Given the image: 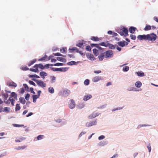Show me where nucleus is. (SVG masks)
<instances>
[{
    "instance_id": "32",
    "label": "nucleus",
    "mask_w": 158,
    "mask_h": 158,
    "mask_svg": "<svg viewBox=\"0 0 158 158\" xmlns=\"http://www.w3.org/2000/svg\"><path fill=\"white\" fill-rule=\"evenodd\" d=\"M108 47L111 49H114L115 48V47L114 45L110 44H108Z\"/></svg>"
},
{
    "instance_id": "24",
    "label": "nucleus",
    "mask_w": 158,
    "mask_h": 158,
    "mask_svg": "<svg viewBox=\"0 0 158 158\" xmlns=\"http://www.w3.org/2000/svg\"><path fill=\"white\" fill-rule=\"evenodd\" d=\"M11 95L12 97H14L15 99H17V95L15 92H12Z\"/></svg>"
},
{
    "instance_id": "64",
    "label": "nucleus",
    "mask_w": 158,
    "mask_h": 158,
    "mask_svg": "<svg viewBox=\"0 0 158 158\" xmlns=\"http://www.w3.org/2000/svg\"><path fill=\"white\" fill-rule=\"evenodd\" d=\"M94 72L95 73H99L101 72V71L100 70H96L94 71Z\"/></svg>"
},
{
    "instance_id": "11",
    "label": "nucleus",
    "mask_w": 158,
    "mask_h": 158,
    "mask_svg": "<svg viewBox=\"0 0 158 158\" xmlns=\"http://www.w3.org/2000/svg\"><path fill=\"white\" fill-rule=\"evenodd\" d=\"M99 114L98 113L94 112L92 114L90 115L89 116V118H95L96 117L98 116Z\"/></svg>"
},
{
    "instance_id": "49",
    "label": "nucleus",
    "mask_w": 158,
    "mask_h": 158,
    "mask_svg": "<svg viewBox=\"0 0 158 158\" xmlns=\"http://www.w3.org/2000/svg\"><path fill=\"white\" fill-rule=\"evenodd\" d=\"M63 64L62 63H57L55 64H54V66H62L63 65Z\"/></svg>"
},
{
    "instance_id": "16",
    "label": "nucleus",
    "mask_w": 158,
    "mask_h": 158,
    "mask_svg": "<svg viewBox=\"0 0 158 158\" xmlns=\"http://www.w3.org/2000/svg\"><path fill=\"white\" fill-rule=\"evenodd\" d=\"M136 29V27H131L129 28V31L131 33H134Z\"/></svg>"
},
{
    "instance_id": "40",
    "label": "nucleus",
    "mask_w": 158,
    "mask_h": 158,
    "mask_svg": "<svg viewBox=\"0 0 158 158\" xmlns=\"http://www.w3.org/2000/svg\"><path fill=\"white\" fill-rule=\"evenodd\" d=\"M30 77H36L37 78H40V77L39 76H38L37 75L35 74H34V75H30Z\"/></svg>"
},
{
    "instance_id": "53",
    "label": "nucleus",
    "mask_w": 158,
    "mask_h": 158,
    "mask_svg": "<svg viewBox=\"0 0 158 158\" xmlns=\"http://www.w3.org/2000/svg\"><path fill=\"white\" fill-rule=\"evenodd\" d=\"M29 83L30 84L34 86H35L36 85L35 83L32 81L30 80L29 81Z\"/></svg>"
},
{
    "instance_id": "27",
    "label": "nucleus",
    "mask_w": 158,
    "mask_h": 158,
    "mask_svg": "<svg viewBox=\"0 0 158 158\" xmlns=\"http://www.w3.org/2000/svg\"><path fill=\"white\" fill-rule=\"evenodd\" d=\"M60 52L62 53H66L67 52V49L66 48H63L60 50Z\"/></svg>"
},
{
    "instance_id": "38",
    "label": "nucleus",
    "mask_w": 158,
    "mask_h": 158,
    "mask_svg": "<svg viewBox=\"0 0 158 158\" xmlns=\"http://www.w3.org/2000/svg\"><path fill=\"white\" fill-rule=\"evenodd\" d=\"M9 100L10 102L12 105L14 106L15 100L13 98L10 99V98H9Z\"/></svg>"
},
{
    "instance_id": "18",
    "label": "nucleus",
    "mask_w": 158,
    "mask_h": 158,
    "mask_svg": "<svg viewBox=\"0 0 158 158\" xmlns=\"http://www.w3.org/2000/svg\"><path fill=\"white\" fill-rule=\"evenodd\" d=\"M77 50H78V49L76 47H73L72 48H69V52L71 53L75 52H77Z\"/></svg>"
},
{
    "instance_id": "22",
    "label": "nucleus",
    "mask_w": 158,
    "mask_h": 158,
    "mask_svg": "<svg viewBox=\"0 0 158 158\" xmlns=\"http://www.w3.org/2000/svg\"><path fill=\"white\" fill-rule=\"evenodd\" d=\"M39 96L37 95H33L32 96V98L33 100V102H36V100L37 98H39Z\"/></svg>"
},
{
    "instance_id": "23",
    "label": "nucleus",
    "mask_w": 158,
    "mask_h": 158,
    "mask_svg": "<svg viewBox=\"0 0 158 158\" xmlns=\"http://www.w3.org/2000/svg\"><path fill=\"white\" fill-rule=\"evenodd\" d=\"M151 27L148 25H146L145 27L144 28V30L145 31H148L151 29Z\"/></svg>"
},
{
    "instance_id": "54",
    "label": "nucleus",
    "mask_w": 158,
    "mask_h": 158,
    "mask_svg": "<svg viewBox=\"0 0 158 158\" xmlns=\"http://www.w3.org/2000/svg\"><path fill=\"white\" fill-rule=\"evenodd\" d=\"M14 126L16 127H23L24 126V125H19V124H14L13 125Z\"/></svg>"
},
{
    "instance_id": "42",
    "label": "nucleus",
    "mask_w": 158,
    "mask_h": 158,
    "mask_svg": "<svg viewBox=\"0 0 158 158\" xmlns=\"http://www.w3.org/2000/svg\"><path fill=\"white\" fill-rule=\"evenodd\" d=\"M3 96L4 97V98L5 100H6L8 97V95L7 93H5L3 94Z\"/></svg>"
},
{
    "instance_id": "3",
    "label": "nucleus",
    "mask_w": 158,
    "mask_h": 158,
    "mask_svg": "<svg viewBox=\"0 0 158 158\" xmlns=\"http://www.w3.org/2000/svg\"><path fill=\"white\" fill-rule=\"evenodd\" d=\"M33 80L35 81L37 83V85H39L41 87L43 88H44L46 86V83H44L43 81L40 80H35L33 79Z\"/></svg>"
},
{
    "instance_id": "46",
    "label": "nucleus",
    "mask_w": 158,
    "mask_h": 158,
    "mask_svg": "<svg viewBox=\"0 0 158 158\" xmlns=\"http://www.w3.org/2000/svg\"><path fill=\"white\" fill-rule=\"evenodd\" d=\"M84 84L88 85L89 84V80L88 79H86L84 82Z\"/></svg>"
},
{
    "instance_id": "5",
    "label": "nucleus",
    "mask_w": 158,
    "mask_h": 158,
    "mask_svg": "<svg viewBox=\"0 0 158 158\" xmlns=\"http://www.w3.org/2000/svg\"><path fill=\"white\" fill-rule=\"evenodd\" d=\"M147 35H139L137 36V38L139 40H148Z\"/></svg>"
},
{
    "instance_id": "13",
    "label": "nucleus",
    "mask_w": 158,
    "mask_h": 158,
    "mask_svg": "<svg viewBox=\"0 0 158 158\" xmlns=\"http://www.w3.org/2000/svg\"><path fill=\"white\" fill-rule=\"evenodd\" d=\"M7 85L9 86H12L15 87L17 86V84L13 81H11L8 83Z\"/></svg>"
},
{
    "instance_id": "30",
    "label": "nucleus",
    "mask_w": 158,
    "mask_h": 158,
    "mask_svg": "<svg viewBox=\"0 0 158 158\" xmlns=\"http://www.w3.org/2000/svg\"><path fill=\"white\" fill-rule=\"evenodd\" d=\"M93 53L96 56H97L98 55V50L95 48H94L93 50Z\"/></svg>"
},
{
    "instance_id": "19",
    "label": "nucleus",
    "mask_w": 158,
    "mask_h": 158,
    "mask_svg": "<svg viewBox=\"0 0 158 158\" xmlns=\"http://www.w3.org/2000/svg\"><path fill=\"white\" fill-rule=\"evenodd\" d=\"M91 40L95 41H97L100 40L98 37L92 36L91 38Z\"/></svg>"
},
{
    "instance_id": "43",
    "label": "nucleus",
    "mask_w": 158,
    "mask_h": 158,
    "mask_svg": "<svg viewBox=\"0 0 158 158\" xmlns=\"http://www.w3.org/2000/svg\"><path fill=\"white\" fill-rule=\"evenodd\" d=\"M54 55L55 56H64V57H66V56H63L62 55V54H61L60 53H55V54H54Z\"/></svg>"
},
{
    "instance_id": "63",
    "label": "nucleus",
    "mask_w": 158,
    "mask_h": 158,
    "mask_svg": "<svg viewBox=\"0 0 158 158\" xmlns=\"http://www.w3.org/2000/svg\"><path fill=\"white\" fill-rule=\"evenodd\" d=\"M23 85L24 87L25 88V89L27 88V89H28L29 88H28L27 85L26 84H23Z\"/></svg>"
},
{
    "instance_id": "59",
    "label": "nucleus",
    "mask_w": 158,
    "mask_h": 158,
    "mask_svg": "<svg viewBox=\"0 0 158 158\" xmlns=\"http://www.w3.org/2000/svg\"><path fill=\"white\" fill-rule=\"evenodd\" d=\"M4 111L6 112H9V108L8 107H4Z\"/></svg>"
},
{
    "instance_id": "44",
    "label": "nucleus",
    "mask_w": 158,
    "mask_h": 158,
    "mask_svg": "<svg viewBox=\"0 0 158 158\" xmlns=\"http://www.w3.org/2000/svg\"><path fill=\"white\" fill-rule=\"evenodd\" d=\"M86 49L87 51H91V47L89 46L88 45L86 47Z\"/></svg>"
},
{
    "instance_id": "10",
    "label": "nucleus",
    "mask_w": 158,
    "mask_h": 158,
    "mask_svg": "<svg viewBox=\"0 0 158 158\" xmlns=\"http://www.w3.org/2000/svg\"><path fill=\"white\" fill-rule=\"evenodd\" d=\"M125 43H126V45H127L128 44L125 41H119L118 42V45L122 47H124L125 45Z\"/></svg>"
},
{
    "instance_id": "47",
    "label": "nucleus",
    "mask_w": 158,
    "mask_h": 158,
    "mask_svg": "<svg viewBox=\"0 0 158 158\" xmlns=\"http://www.w3.org/2000/svg\"><path fill=\"white\" fill-rule=\"evenodd\" d=\"M30 96V95L29 94H27L25 97V99L27 100H28L29 99Z\"/></svg>"
},
{
    "instance_id": "36",
    "label": "nucleus",
    "mask_w": 158,
    "mask_h": 158,
    "mask_svg": "<svg viewBox=\"0 0 158 158\" xmlns=\"http://www.w3.org/2000/svg\"><path fill=\"white\" fill-rule=\"evenodd\" d=\"M48 91L49 92L53 94L54 93V90L52 87H49L48 89Z\"/></svg>"
},
{
    "instance_id": "50",
    "label": "nucleus",
    "mask_w": 158,
    "mask_h": 158,
    "mask_svg": "<svg viewBox=\"0 0 158 158\" xmlns=\"http://www.w3.org/2000/svg\"><path fill=\"white\" fill-rule=\"evenodd\" d=\"M39 68L42 69H44V66L42 65L41 64H39Z\"/></svg>"
},
{
    "instance_id": "8",
    "label": "nucleus",
    "mask_w": 158,
    "mask_h": 158,
    "mask_svg": "<svg viewBox=\"0 0 158 158\" xmlns=\"http://www.w3.org/2000/svg\"><path fill=\"white\" fill-rule=\"evenodd\" d=\"M87 58L91 60H94L95 58L94 57L93 55L90 53H87L86 55Z\"/></svg>"
},
{
    "instance_id": "55",
    "label": "nucleus",
    "mask_w": 158,
    "mask_h": 158,
    "mask_svg": "<svg viewBox=\"0 0 158 158\" xmlns=\"http://www.w3.org/2000/svg\"><path fill=\"white\" fill-rule=\"evenodd\" d=\"M22 69L24 71H26L28 70L29 69V68H27V66H25L22 67Z\"/></svg>"
},
{
    "instance_id": "39",
    "label": "nucleus",
    "mask_w": 158,
    "mask_h": 158,
    "mask_svg": "<svg viewBox=\"0 0 158 158\" xmlns=\"http://www.w3.org/2000/svg\"><path fill=\"white\" fill-rule=\"evenodd\" d=\"M90 46L92 47H95L97 48L98 47V46H99V44H90Z\"/></svg>"
},
{
    "instance_id": "12",
    "label": "nucleus",
    "mask_w": 158,
    "mask_h": 158,
    "mask_svg": "<svg viewBox=\"0 0 158 158\" xmlns=\"http://www.w3.org/2000/svg\"><path fill=\"white\" fill-rule=\"evenodd\" d=\"M101 79H102L101 77L96 76L93 78L92 79V81L94 82H96Z\"/></svg>"
},
{
    "instance_id": "58",
    "label": "nucleus",
    "mask_w": 158,
    "mask_h": 158,
    "mask_svg": "<svg viewBox=\"0 0 158 158\" xmlns=\"http://www.w3.org/2000/svg\"><path fill=\"white\" fill-rule=\"evenodd\" d=\"M105 138V137L104 136L102 135H101L98 137V139L100 140L102 139Z\"/></svg>"
},
{
    "instance_id": "25",
    "label": "nucleus",
    "mask_w": 158,
    "mask_h": 158,
    "mask_svg": "<svg viewBox=\"0 0 158 158\" xmlns=\"http://www.w3.org/2000/svg\"><path fill=\"white\" fill-rule=\"evenodd\" d=\"M19 100L20 102L23 104H24L25 103L26 101L23 98H19Z\"/></svg>"
},
{
    "instance_id": "34",
    "label": "nucleus",
    "mask_w": 158,
    "mask_h": 158,
    "mask_svg": "<svg viewBox=\"0 0 158 158\" xmlns=\"http://www.w3.org/2000/svg\"><path fill=\"white\" fill-rule=\"evenodd\" d=\"M76 62L74 61H72L69 62L68 63V64L69 65H73L76 64Z\"/></svg>"
},
{
    "instance_id": "2",
    "label": "nucleus",
    "mask_w": 158,
    "mask_h": 158,
    "mask_svg": "<svg viewBox=\"0 0 158 158\" xmlns=\"http://www.w3.org/2000/svg\"><path fill=\"white\" fill-rule=\"evenodd\" d=\"M122 31H121L119 33L120 34L122 35H124L125 37H126L128 35V30L127 28L125 27H123L122 29H121Z\"/></svg>"
},
{
    "instance_id": "26",
    "label": "nucleus",
    "mask_w": 158,
    "mask_h": 158,
    "mask_svg": "<svg viewBox=\"0 0 158 158\" xmlns=\"http://www.w3.org/2000/svg\"><path fill=\"white\" fill-rule=\"evenodd\" d=\"M36 59H34L33 60H32L30 62V63L28 64V66H30L32 65L36 61Z\"/></svg>"
},
{
    "instance_id": "51",
    "label": "nucleus",
    "mask_w": 158,
    "mask_h": 158,
    "mask_svg": "<svg viewBox=\"0 0 158 158\" xmlns=\"http://www.w3.org/2000/svg\"><path fill=\"white\" fill-rule=\"evenodd\" d=\"M59 71L62 72H65L66 71V68H59Z\"/></svg>"
},
{
    "instance_id": "61",
    "label": "nucleus",
    "mask_w": 158,
    "mask_h": 158,
    "mask_svg": "<svg viewBox=\"0 0 158 158\" xmlns=\"http://www.w3.org/2000/svg\"><path fill=\"white\" fill-rule=\"evenodd\" d=\"M123 108V107H119V108H117L116 109H114L112 110L113 111H114L116 110H119Z\"/></svg>"
},
{
    "instance_id": "62",
    "label": "nucleus",
    "mask_w": 158,
    "mask_h": 158,
    "mask_svg": "<svg viewBox=\"0 0 158 158\" xmlns=\"http://www.w3.org/2000/svg\"><path fill=\"white\" fill-rule=\"evenodd\" d=\"M30 90L31 93L33 94H35V92L33 91V88L32 87H31L30 88Z\"/></svg>"
},
{
    "instance_id": "4",
    "label": "nucleus",
    "mask_w": 158,
    "mask_h": 158,
    "mask_svg": "<svg viewBox=\"0 0 158 158\" xmlns=\"http://www.w3.org/2000/svg\"><path fill=\"white\" fill-rule=\"evenodd\" d=\"M105 57L106 58L111 57L113 55V51L111 50H109L104 52Z\"/></svg>"
},
{
    "instance_id": "15",
    "label": "nucleus",
    "mask_w": 158,
    "mask_h": 158,
    "mask_svg": "<svg viewBox=\"0 0 158 158\" xmlns=\"http://www.w3.org/2000/svg\"><path fill=\"white\" fill-rule=\"evenodd\" d=\"M40 75L43 79H44L45 77L47 76V73L44 71L41 72L40 73Z\"/></svg>"
},
{
    "instance_id": "7",
    "label": "nucleus",
    "mask_w": 158,
    "mask_h": 158,
    "mask_svg": "<svg viewBox=\"0 0 158 158\" xmlns=\"http://www.w3.org/2000/svg\"><path fill=\"white\" fill-rule=\"evenodd\" d=\"M97 123V121L96 120H94L91 122L86 123L85 125L86 127H89L93 125H96Z\"/></svg>"
},
{
    "instance_id": "21",
    "label": "nucleus",
    "mask_w": 158,
    "mask_h": 158,
    "mask_svg": "<svg viewBox=\"0 0 158 158\" xmlns=\"http://www.w3.org/2000/svg\"><path fill=\"white\" fill-rule=\"evenodd\" d=\"M135 85L137 87L140 88L142 85V83L139 81H137L135 82Z\"/></svg>"
},
{
    "instance_id": "29",
    "label": "nucleus",
    "mask_w": 158,
    "mask_h": 158,
    "mask_svg": "<svg viewBox=\"0 0 158 158\" xmlns=\"http://www.w3.org/2000/svg\"><path fill=\"white\" fill-rule=\"evenodd\" d=\"M136 73H137V75L139 77H143L144 76V73L143 72H136Z\"/></svg>"
},
{
    "instance_id": "56",
    "label": "nucleus",
    "mask_w": 158,
    "mask_h": 158,
    "mask_svg": "<svg viewBox=\"0 0 158 158\" xmlns=\"http://www.w3.org/2000/svg\"><path fill=\"white\" fill-rule=\"evenodd\" d=\"M51 77L52 83H53L55 82V80L56 79V77L54 76H52Z\"/></svg>"
},
{
    "instance_id": "28",
    "label": "nucleus",
    "mask_w": 158,
    "mask_h": 158,
    "mask_svg": "<svg viewBox=\"0 0 158 158\" xmlns=\"http://www.w3.org/2000/svg\"><path fill=\"white\" fill-rule=\"evenodd\" d=\"M57 60L58 61H61L62 62H64L65 61V59L64 58H62L61 57H57Z\"/></svg>"
},
{
    "instance_id": "57",
    "label": "nucleus",
    "mask_w": 158,
    "mask_h": 158,
    "mask_svg": "<svg viewBox=\"0 0 158 158\" xmlns=\"http://www.w3.org/2000/svg\"><path fill=\"white\" fill-rule=\"evenodd\" d=\"M50 66V64H45L44 66V69L46 68V69H48L49 68V66Z\"/></svg>"
},
{
    "instance_id": "48",
    "label": "nucleus",
    "mask_w": 158,
    "mask_h": 158,
    "mask_svg": "<svg viewBox=\"0 0 158 158\" xmlns=\"http://www.w3.org/2000/svg\"><path fill=\"white\" fill-rule=\"evenodd\" d=\"M130 37L133 40H135L136 39V36L132 34L130 35Z\"/></svg>"
},
{
    "instance_id": "33",
    "label": "nucleus",
    "mask_w": 158,
    "mask_h": 158,
    "mask_svg": "<svg viewBox=\"0 0 158 158\" xmlns=\"http://www.w3.org/2000/svg\"><path fill=\"white\" fill-rule=\"evenodd\" d=\"M20 109V107L19 106V104H17L16 105V107L15 108V111H17L19 110Z\"/></svg>"
},
{
    "instance_id": "14",
    "label": "nucleus",
    "mask_w": 158,
    "mask_h": 158,
    "mask_svg": "<svg viewBox=\"0 0 158 158\" xmlns=\"http://www.w3.org/2000/svg\"><path fill=\"white\" fill-rule=\"evenodd\" d=\"M92 95L90 94H88L86 95H85L83 98V100L84 101H86L88 100L89 99L91 98Z\"/></svg>"
},
{
    "instance_id": "1",
    "label": "nucleus",
    "mask_w": 158,
    "mask_h": 158,
    "mask_svg": "<svg viewBox=\"0 0 158 158\" xmlns=\"http://www.w3.org/2000/svg\"><path fill=\"white\" fill-rule=\"evenodd\" d=\"M147 36L148 40L152 42L156 40L157 37V35L153 33L147 34Z\"/></svg>"
},
{
    "instance_id": "17",
    "label": "nucleus",
    "mask_w": 158,
    "mask_h": 158,
    "mask_svg": "<svg viewBox=\"0 0 158 158\" xmlns=\"http://www.w3.org/2000/svg\"><path fill=\"white\" fill-rule=\"evenodd\" d=\"M70 93V91L68 89H67L64 91L63 93V95L64 96H68L69 95Z\"/></svg>"
},
{
    "instance_id": "9",
    "label": "nucleus",
    "mask_w": 158,
    "mask_h": 158,
    "mask_svg": "<svg viewBox=\"0 0 158 158\" xmlns=\"http://www.w3.org/2000/svg\"><path fill=\"white\" fill-rule=\"evenodd\" d=\"M33 67L35 68V69H32V68H31L30 69V70L32 72H36L38 71V68L39 67V64H35L34 66Z\"/></svg>"
},
{
    "instance_id": "60",
    "label": "nucleus",
    "mask_w": 158,
    "mask_h": 158,
    "mask_svg": "<svg viewBox=\"0 0 158 158\" xmlns=\"http://www.w3.org/2000/svg\"><path fill=\"white\" fill-rule=\"evenodd\" d=\"M147 148L148 149L149 152H150L151 151V148L150 145V144H149L147 146Z\"/></svg>"
},
{
    "instance_id": "37",
    "label": "nucleus",
    "mask_w": 158,
    "mask_h": 158,
    "mask_svg": "<svg viewBox=\"0 0 158 158\" xmlns=\"http://www.w3.org/2000/svg\"><path fill=\"white\" fill-rule=\"evenodd\" d=\"M47 57V56L46 55H45L43 57L40 59L38 60L39 61H42L44 60H45L46 59Z\"/></svg>"
},
{
    "instance_id": "35",
    "label": "nucleus",
    "mask_w": 158,
    "mask_h": 158,
    "mask_svg": "<svg viewBox=\"0 0 158 158\" xmlns=\"http://www.w3.org/2000/svg\"><path fill=\"white\" fill-rule=\"evenodd\" d=\"M123 69L124 71L127 72L129 69V67L128 66H125L123 68Z\"/></svg>"
},
{
    "instance_id": "52",
    "label": "nucleus",
    "mask_w": 158,
    "mask_h": 158,
    "mask_svg": "<svg viewBox=\"0 0 158 158\" xmlns=\"http://www.w3.org/2000/svg\"><path fill=\"white\" fill-rule=\"evenodd\" d=\"M79 53L82 56H85V54L84 53H83L82 51H79L78 49L77 50V52Z\"/></svg>"
},
{
    "instance_id": "20",
    "label": "nucleus",
    "mask_w": 158,
    "mask_h": 158,
    "mask_svg": "<svg viewBox=\"0 0 158 158\" xmlns=\"http://www.w3.org/2000/svg\"><path fill=\"white\" fill-rule=\"evenodd\" d=\"M104 56L105 55H104L103 53H101L98 56L99 60L100 61H102L104 58Z\"/></svg>"
},
{
    "instance_id": "41",
    "label": "nucleus",
    "mask_w": 158,
    "mask_h": 158,
    "mask_svg": "<svg viewBox=\"0 0 158 158\" xmlns=\"http://www.w3.org/2000/svg\"><path fill=\"white\" fill-rule=\"evenodd\" d=\"M44 136V135H40L37 136V139L38 140H41L43 138Z\"/></svg>"
},
{
    "instance_id": "45",
    "label": "nucleus",
    "mask_w": 158,
    "mask_h": 158,
    "mask_svg": "<svg viewBox=\"0 0 158 158\" xmlns=\"http://www.w3.org/2000/svg\"><path fill=\"white\" fill-rule=\"evenodd\" d=\"M83 43H79L77 44L76 45V46L80 47L81 48L82 46H83Z\"/></svg>"
},
{
    "instance_id": "31",
    "label": "nucleus",
    "mask_w": 158,
    "mask_h": 158,
    "mask_svg": "<svg viewBox=\"0 0 158 158\" xmlns=\"http://www.w3.org/2000/svg\"><path fill=\"white\" fill-rule=\"evenodd\" d=\"M99 45L101 46H104L105 47H108V44H106L104 42H102L100 44H99Z\"/></svg>"
},
{
    "instance_id": "6",
    "label": "nucleus",
    "mask_w": 158,
    "mask_h": 158,
    "mask_svg": "<svg viewBox=\"0 0 158 158\" xmlns=\"http://www.w3.org/2000/svg\"><path fill=\"white\" fill-rule=\"evenodd\" d=\"M75 106V104L74 100L71 99L69 103V107L71 109H73Z\"/></svg>"
}]
</instances>
